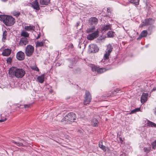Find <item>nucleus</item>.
Wrapping results in <instances>:
<instances>
[{
	"instance_id": "c9c22d12",
	"label": "nucleus",
	"mask_w": 156,
	"mask_h": 156,
	"mask_svg": "<svg viewBox=\"0 0 156 156\" xmlns=\"http://www.w3.org/2000/svg\"><path fill=\"white\" fill-rule=\"evenodd\" d=\"M152 145L153 149H155L156 148V140L152 143Z\"/></svg>"
},
{
	"instance_id": "f257e3e1",
	"label": "nucleus",
	"mask_w": 156,
	"mask_h": 156,
	"mask_svg": "<svg viewBox=\"0 0 156 156\" xmlns=\"http://www.w3.org/2000/svg\"><path fill=\"white\" fill-rule=\"evenodd\" d=\"M9 73L10 77L15 76L17 78H21L25 75V72L22 69L12 66L9 69Z\"/></svg>"
},
{
	"instance_id": "a19ab883",
	"label": "nucleus",
	"mask_w": 156,
	"mask_h": 156,
	"mask_svg": "<svg viewBox=\"0 0 156 156\" xmlns=\"http://www.w3.org/2000/svg\"><path fill=\"white\" fill-rule=\"evenodd\" d=\"M6 118L4 119H3L0 120V122H4L5 121H6Z\"/></svg>"
},
{
	"instance_id": "c756f323",
	"label": "nucleus",
	"mask_w": 156,
	"mask_h": 156,
	"mask_svg": "<svg viewBox=\"0 0 156 156\" xmlns=\"http://www.w3.org/2000/svg\"><path fill=\"white\" fill-rule=\"evenodd\" d=\"M147 31L146 30H144L141 33L140 36L142 37H146L147 35Z\"/></svg>"
},
{
	"instance_id": "39448f33",
	"label": "nucleus",
	"mask_w": 156,
	"mask_h": 156,
	"mask_svg": "<svg viewBox=\"0 0 156 156\" xmlns=\"http://www.w3.org/2000/svg\"><path fill=\"white\" fill-rule=\"evenodd\" d=\"M34 51V48L31 45H27L25 48V53L27 57H30L33 54Z\"/></svg>"
},
{
	"instance_id": "a878e982",
	"label": "nucleus",
	"mask_w": 156,
	"mask_h": 156,
	"mask_svg": "<svg viewBox=\"0 0 156 156\" xmlns=\"http://www.w3.org/2000/svg\"><path fill=\"white\" fill-rule=\"evenodd\" d=\"M152 20L151 18L146 19L145 20L143 23L144 25H148L150 24V21Z\"/></svg>"
},
{
	"instance_id": "393cba45",
	"label": "nucleus",
	"mask_w": 156,
	"mask_h": 156,
	"mask_svg": "<svg viewBox=\"0 0 156 156\" xmlns=\"http://www.w3.org/2000/svg\"><path fill=\"white\" fill-rule=\"evenodd\" d=\"M106 71V70L105 68H100L98 67L97 73L98 74H101L105 72Z\"/></svg>"
},
{
	"instance_id": "4be33fe9",
	"label": "nucleus",
	"mask_w": 156,
	"mask_h": 156,
	"mask_svg": "<svg viewBox=\"0 0 156 156\" xmlns=\"http://www.w3.org/2000/svg\"><path fill=\"white\" fill-rule=\"evenodd\" d=\"M50 0H40V3L41 5H47L49 3Z\"/></svg>"
},
{
	"instance_id": "423d86ee",
	"label": "nucleus",
	"mask_w": 156,
	"mask_h": 156,
	"mask_svg": "<svg viewBox=\"0 0 156 156\" xmlns=\"http://www.w3.org/2000/svg\"><path fill=\"white\" fill-rule=\"evenodd\" d=\"M84 104V105L89 104L91 102L92 99L91 95L90 92L87 90H86L85 94Z\"/></svg>"
},
{
	"instance_id": "a18cd8bd",
	"label": "nucleus",
	"mask_w": 156,
	"mask_h": 156,
	"mask_svg": "<svg viewBox=\"0 0 156 156\" xmlns=\"http://www.w3.org/2000/svg\"><path fill=\"white\" fill-rule=\"evenodd\" d=\"M1 0L3 2H5L7 1L8 0Z\"/></svg>"
},
{
	"instance_id": "f3484780",
	"label": "nucleus",
	"mask_w": 156,
	"mask_h": 156,
	"mask_svg": "<svg viewBox=\"0 0 156 156\" xmlns=\"http://www.w3.org/2000/svg\"><path fill=\"white\" fill-rule=\"evenodd\" d=\"M36 47H40L44 45V41H37L35 42Z\"/></svg>"
},
{
	"instance_id": "b1692460",
	"label": "nucleus",
	"mask_w": 156,
	"mask_h": 156,
	"mask_svg": "<svg viewBox=\"0 0 156 156\" xmlns=\"http://www.w3.org/2000/svg\"><path fill=\"white\" fill-rule=\"evenodd\" d=\"M111 25L110 24L108 25H104L103 27L102 28V30H103L106 31L108 30L111 29Z\"/></svg>"
},
{
	"instance_id": "6e6552de",
	"label": "nucleus",
	"mask_w": 156,
	"mask_h": 156,
	"mask_svg": "<svg viewBox=\"0 0 156 156\" xmlns=\"http://www.w3.org/2000/svg\"><path fill=\"white\" fill-rule=\"evenodd\" d=\"M89 51L91 53H95L98 51L99 49L95 44H92L89 46Z\"/></svg>"
},
{
	"instance_id": "412c9836",
	"label": "nucleus",
	"mask_w": 156,
	"mask_h": 156,
	"mask_svg": "<svg viewBox=\"0 0 156 156\" xmlns=\"http://www.w3.org/2000/svg\"><path fill=\"white\" fill-rule=\"evenodd\" d=\"M95 29V26L94 25L91 26V27L90 28H87L86 30V33H91L94 32V30Z\"/></svg>"
},
{
	"instance_id": "f8f14e48",
	"label": "nucleus",
	"mask_w": 156,
	"mask_h": 156,
	"mask_svg": "<svg viewBox=\"0 0 156 156\" xmlns=\"http://www.w3.org/2000/svg\"><path fill=\"white\" fill-rule=\"evenodd\" d=\"M148 94L143 93L141 97V102L142 103H144L147 100Z\"/></svg>"
},
{
	"instance_id": "1a4fd4ad",
	"label": "nucleus",
	"mask_w": 156,
	"mask_h": 156,
	"mask_svg": "<svg viewBox=\"0 0 156 156\" xmlns=\"http://www.w3.org/2000/svg\"><path fill=\"white\" fill-rule=\"evenodd\" d=\"M16 58L19 60H23L25 58L24 53L21 51L18 52L16 54Z\"/></svg>"
},
{
	"instance_id": "9b49d317",
	"label": "nucleus",
	"mask_w": 156,
	"mask_h": 156,
	"mask_svg": "<svg viewBox=\"0 0 156 156\" xmlns=\"http://www.w3.org/2000/svg\"><path fill=\"white\" fill-rule=\"evenodd\" d=\"M32 7L36 10H39L40 9L39 5L38 2L37 0H35V1L33 2V4H31Z\"/></svg>"
},
{
	"instance_id": "aec40b11",
	"label": "nucleus",
	"mask_w": 156,
	"mask_h": 156,
	"mask_svg": "<svg viewBox=\"0 0 156 156\" xmlns=\"http://www.w3.org/2000/svg\"><path fill=\"white\" fill-rule=\"evenodd\" d=\"M19 44L20 45H26L28 43V40H20Z\"/></svg>"
},
{
	"instance_id": "f704fd0d",
	"label": "nucleus",
	"mask_w": 156,
	"mask_h": 156,
	"mask_svg": "<svg viewBox=\"0 0 156 156\" xmlns=\"http://www.w3.org/2000/svg\"><path fill=\"white\" fill-rule=\"evenodd\" d=\"M98 67L96 66H92L91 68L93 72H98Z\"/></svg>"
},
{
	"instance_id": "c03bdc74",
	"label": "nucleus",
	"mask_w": 156,
	"mask_h": 156,
	"mask_svg": "<svg viewBox=\"0 0 156 156\" xmlns=\"http://www.w3.org/2000/svg\"><path fill=\"white\" fill-rule=\"evenodd\" d=\"M70 47H71V48H73V44H71L70 45Z\"/></svg>"
},
{
	"instance_id": "a211bd4d",
	"label": "nucleus",
	"mask_w": 156,
	"mask_h": 156,
	"mask_svg": "<svg viewBox=\"0 0 156 156\" xmlns=\"http://www.w3.org/2000/svg\"><path fill=\"white\" fill-rule=\"evenodd\" d=\"M11 14L16 18L20 14V12L19 11L14 10L11 12Z\"/></svg>"
},
{
	"instance_id": "6ab92c4d",
	"label": "nucleus",
	"mask_w": 156,
	"mask_h": 156,
	"mask_svg": "<svg viewBox=\"0 0 156 156\" xmlns=\"http://www.w3.org/2000/svg\"><path fill=\"white\" fill-rule=\"evenodd\" d=\"M98 121L96 119L94 118L92 120L91 124L94 126H98Z\"/></svg>"
},
{
	"instance_id": "09e8293b",
	"label": "nucleus",
	"mask_w": 156,
	"mask_h": 156,
	"mask_svg": "<svg viewBox=\"0 0 156 156\" xmlns=\"http://www.w3.org/2000/svg\"><path fill=\"white\" fill-rule=\"evenodd\" d=\"M79 24L78 23H77V26H78L79 25Z\"/></svg>"
},
{
	"instance_id": "79ce46f5",
	"label": "nucleus",
	"mask_w": 156,
	"mask_h": 156,
	"mask_svg": "<svg viewBox=\"0 0 156 156\" xmlns=\"http://www.w3.org/2000/svg\"><path fill=\"white\" fill-rule=\"evenodd\" d=\"M154 113L156 115V108L154 109Z\"/></svg>"
},
{
	"instance_id": "4c0bfd02",
	"label": "nucleus",
	"mask_w": 156,
	"mask_h": 156,
	"mask_svg": "<svg viewBox=\"0 0 156 156\" xmlns=\"http://www.w3.org/2000/svg\"><path fill=\"white\" fill-rule=\"evenodd\" d=\"M12 59L10 57L8 58L7 59V62L8 63H10L12 62Z\"/></svg>"
},
{
	"instance_id": "c85d7f7f",
	"label": "nucleus",
	"mask_w": 156,
	"mask_h": 156,
	"mask_svg": "<svg viewBox=\"0 0 156 156\" xmlns=\"http://www.w3.org/2000/svg\"><path fill=\"white\" fill-rule=\"evenodd\" d=\"M114 33L112 31H109L107 33V36L108 37L112 38L114 35Z\"/></svg>"
},
{
	"instance_id": "de8ad7c7",
	"label": "nucleus",
	"mask_w": 156,
	"mask_h": 156,
	"mask_svg": "<svg viewBox=\"0 0 156 156\" xmlns=\"http://www.w3.org/2000/svg\"><path fill=\"white\" fill-rule=\"evenodd\" d=\"M109 8H107V11L108 12V10H109Z\"/></svg>"
},
{
	"instance_id": "9d476101",
	"label": "nucleus",
	"mask_w": 156,
	"mask_h": 156,
	"mask_svg": "<svg viewBox=\"0 0 156 156\" xmlns=\"http://www.w3.org/2000/svg\"><path fill=\"white\" fill-rule=\"evenodd\" d=\"M11 51V50L10 49H5L3 50V51L2 54V55L4 56H9L10 55Z\"/></svg>"
},
{
	"instance_id": "cd10ccee",
	"label": "nucleus",
	"mask_w": 156,
	"mask_h": 156,
	"mask_svg": "<svg viewBox=\"0 0 156 156\" xmlns=\"http://www.w3.org/2000/svg\"><path fill=\"white\" fill-rule=\"evenodd\" d=\"M131 3H133L136 5L139 4V0H128Z\"/></svg>"
},
{
	"instance_id": "e433bc0d",
	"label": "nucleus",
	"mask_w": 156,
	"mask_h": 156,
	"mask_svg": "<svg viewBox=\"0 0 156 156\" xmlns=\"http://www.w3.org/2000/svg\"><path fill=\"white\" fill-rule=\"evenodd\" d=\"M7 35V32L6 31H4L3 33L2 39H5L6 36Z\"/></svg>"
},
{
	"instance_id": "4468645a",
	"label": "nucleus",
	"mask_w": 156,
	"mask_h": 156,
	"mask_svg": "<svg viewBox=\"0 0 156 156\" xmlns=\"http://www.w3.org/2000/svg\"><path fill=\"white\" fill-rule=\"evenodd\" d=\"M85 40H80L78 46L80 48H85L87 42L85 41Z\"/></svg>"
},
{
	"instance_id": "2f4dec72",
	"label": "nucleus",
	"mask_w": 156,
	"mask_h": 156,
	"mask_svg": "<svg viewBox=\"0 0 156 156\" xmlns=\"http://www.w3.org/2000/svg\"><path fill=\"white\" fill-rule=\"evenodd\" d=\"M99 147L102 150H103L104 151H106V147L103 145L102 143H100L99 144Z\"/></svg>"
},
{
	"instance_id": "37998d69",
	"label": "nucleus",
	"mask_w": 156,
	"mask_h": 156,
	"mask_svg": "<svg viewBox=\"0 0 156 156\" xmlns=\"http://www.w3.org/2000/svg\"><path fill=\"white\" fill-rule=\"evenodd\" d=\"M156 90V87H154L152 89V90L151 91H155Z\"/></svg>"
},
{
	"instance_id": "bb28decb",
	"label": "nucleus",
	"mask_w": 156,
	"mask_h": 156,
	"mask_svg": "<svg viewBox=\"0 0 156 156\" xmlns=\"http://www.w3.org/2000/svg\"><path fill=\"white\" fill-rule=\"evenodd\" d=\"M21 35L25 37H27L29 36V34L27 32L23 30L21 32Z\"/></svg>"
},
{
	"instance_id": "473e14b6",
	"label": "nucleus",
	"mask_w": 156,
	"mask_h": 156,
	"mask_svg": "<svg viewBox=\"0 0 156 156\" xmlns=\"http://www.w3.org/2000/svg\"><path fill=\"white\" fill-rule=\"evenodd\" d=\"M140 111V108H137L132 110L130 112V114L135 113L136 112H139Z\"/></svg>"
},
{
	"instance_id": "20e7f679",
	"label": "nucleus",
	"mask_w": 156,
	"mask_h": 156,
	"mask_svg": "<svg viewBox=\"0 0 156 156\" xmlns=\"http://www.w3.org/2000/svg\"><path fill=\"white\" fill-rule=\"evenodd\" d=\"M113 48L110 44H108L107 46V48L105 52L104 56L103 59L101 61V62L104 63L106 61L107 62L108 59V56L110 55V53L112 51Z\"/></svg>"
},
{
	"instance_id": "0eeeda50",
	"label": "nucleus",
	"mask_w": 156,
	"mask_h": 156,
	"mask_svg": "<svg viewBox=\"0 0 156 156\" xmlns=\"http://www.w3.org/2000/svg\"><path fill=\"white\" fill-rule=\"evenodd\" d=\"M99 31L97 30L94 32L89 34L87 37V39H94L97 38L98 36Z\"/></svg>"
},
{
	"instance_id": "58836bf2",
	"label": "nucleus",
	"mask_w": 156,
	"mask_h": 156,
	"mask_svg": "<svg viewBox=\"0 0 156 156\" xmlns=\"http://www.w3.org/2000/svg\"><path fill=\"white\" fill-rule=\"evenodd\" d=\"M30 104L24 105V108H29L30 107Z\"/></svg>"
},
{
	"instance_id": "7ed1b4c3",
	"label": "nucleus",
	"mask_w": 156,
	"mask_h": 156,
	"mask_svg": "<svg viewBox=\"0 0 156 156\" xmlns=\"http://www.w3.org/2000/svg\"><path fill=\"white\" fill-rule=\"evenodd\" d=\"M76 114L73 112H71L66 115L62 120V121L63 122V121H65L68 123H70V122L73 121L76 119Z\"/></svg>"
},
{
	"instance_id": "72a5a7b5",
	"label": "nucleus",
	"mask_w": 156,
	"mask_h": 156,
	"mask_svg": "<svg viewBox=\"0 0 156 156\" xmlns=\"http://www.w3.org/2000/svg\"><path fill=\"white\" fill-rule=\"evenodd\" d=\"M31 68L33 70L38 71L39 69L36 66V65L33 66H30Z\"/></svg>"
},
{
	"instance_id": "2eb2a0df",
	"label": "nucleus",
	"mask_w": 156,
	"mask_h": 156,
	"mask_svg": "<svg viewBox=\"0 0 156 156\" xmlns=\"http://www.w3.org/2000/svg\"><path fill=\"white\" fill-rule=\"evenodd\" d=\"M35 28V27L34 26L30 25L29 26H25L24 27V29L25 31H29L34 30Z\"/></svg>"
},
{
	"instance_id": "8fccbe9b",
	"label": "nucleus",
	"mask_w": 156,
	"mask_h": 156,
	"mask_svg": "<svg viewBox=\"0 0 156 156\" xmlns=\"http://www.w3.org/2000/svg\"><path fill=\"white\" fill-rule=\"evenodd\" d=\"M115 91H114V94H116V93H115Z\"/></svg>"
},
{
	"instance_id": "ddd939ff",
	"label": "nucleus",
	"mask_w": 156,
	"mask_h": 156,
	"mask_svg": "<svg viewBox=\"0 0 156 156\" xmlns=\"http://www.w3.org/2000/svg\"><path fill=\"white\" fill-rule=\"evenodd\" d=\"M89 22L90 25L94 24V25L97 24L98 22V19L95 17H91L89 20Z\"/></svg>"
},
{
	"instance_id": "f03ea898",
	"label": "nucleus",
	"mask_w": 156,
	"mask_h": 156,
	"mask_svg": "<svg viewBox=\"0 0 156 156\" xmlns=\"http://www.w3.org/2000/svg\"><path fill=\"white\" fill-rule=\"evenodd\" d=\"M0 20L7 26H10L15 23L14 18L11 16L3 15H0Z\"/></svg>"
},
{
	"instance_id": "5701e85b",
	"label": "nucleus",
	"mask_w": 156,
	"mask_h": 156,
	"mask_svg": "<svg viewBox=\"0 0 156 156\" xmlns=\"http://www.w3.org/2000/svg\"><path fill=\"white\" fill-rule=\"evenodd\" d=\"M147 126L149 127L156 128V124L149 120H148L147 121Z\"/></svg>"
},
{
	"instance_id": "dca6fc26",
	"label": "nucleus",
	"mask_w": 156,
	"mask_h": 156,
	"mask_svg": "<svg viewBox=\"0 0 156 156\" xmlns=\"http://www.w3.org/2000/svg\"><path fill=\"white\" fill-rule=\"evenodd\" d=\"M44 75L43 74L37 77V79L38 82L41 83H42L44 80Z\"/></svg>"
},
{
	"instance_id": "7c9ffc66",
	"label": "nucleus",
	"mask_w": 156,
	"mask_h": 156,
	"mask_svg": "<svg viewBox=\"0 0 156 156\" xmlns=\"http://www.w3.org/2000/svg\"><path fill=\"white\" fill-rule=\"evenodd\" d=\"M12 142L18 146L21 147L24 146L23 143L19 142H16L13 141Z\"/></svg>"
},
{
	"instance_id": "ea45409f",
	"label": "nucleus",
	"mask_w": 156,
	"mask_h": 156,
	"mask_svg": "<svg viewBox=\"0 0 156 156\" xmlns=\"http://www.w3.org/2000/svg\"><path fill=\"white\" fill-rule=\"evenodd\" d=\"M144 150L145 152H148L147 149L146 147H144Z\"/></svg>"
},
{
	"instance_id": "49530a36",
	"label": "nucleus",
	"mask_w": 156,
	"mask_h": 156,
	"mask_svg": "<svg viewBox=\"0 0 156 156\" xmlns=\"http://www.w3.org/2000/svg\"><path fill=\"white\" fill-rule=\"evenodd\" d=\"M39 37H40V36L39 35H38V36L37 37L36 39H38Z\"/></svg>"
}]
</instances>
